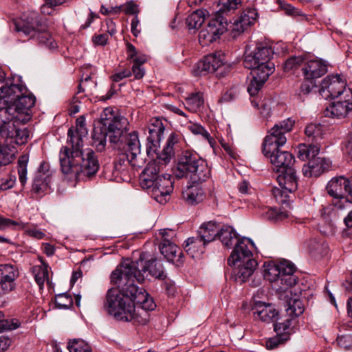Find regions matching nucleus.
I'll return each mask as SVG.
<instances>
[{
  "mask_svg": "<svg viewBox=\"0 0 352 352\" xmlns=\"http://www.w3.org/2000/svg\"><path fill=\"white\" fill-rule=\"evenodd\" d=\"M76 123L75 130H68V146L61 148L59 160L63 173L69 179L84 180L98 172L99 164L91 149L82 150V138L88 133L85 117L78 118Z\"/></svg>",
  "mask_w": 352,
  "mask_h": 352,
  "instance_id": "f257e3e1",
  "label": "nucleus"
},
{
  "mask_svg": "<svg viewBox=\"0 0 352 352\" xmlns=\"http://www.w3.org/2000/svg\"><path fill=\"white\" fill-rule=\"evenodd\" d=\"M294 121L287 118L275 124L263 142V153L270 159V162L277 168V171L293 166L294 157L292 153L281 151L279 147L287 141L285 134L290 131Z\"/></svg>",
  "mask_w": 352,
  "mask_h": 352,
  "instance_id": "f03ea898",
  "label": "nucleus"
},
{
  "mask_svg": "<svg viewBox=\"0 0 352 352\" xmlns=\"http://www.w3.org/2000/svg\"><path fill=\"white\" fill-rule=\"evenodd\" d=\"M160 166L150 162L140 176L142 188L148 190L151 197L160 204L166 203L173 190V182L170 175H159Z\"/></svg>",
  "mask_w": 352,
  "mask_h": 352,
  "instance_id": "7ed1b4c3",
  "label": "nucleus"
},
{
  "mask_svg": "<svg viewBox=\"0 0 352 352\" xmlns=\"http://www.w3.org/2000/svg\"><path fill=\"white\" fill-rule=\"evenodd\" d=\"M351 182V179L340 176L333 177L327 184V193L334 199L333 206H327L321 210V217L330 220L342 218L344 209H349L351 204L346 197Z\"/></svg>",
  "mask_w": 352,
  "mask_h": 352,
  "instance_id": "20e7f679",
  "label": "nucleus"
},
{
  "mask_svg": "<svg viewBox=\"0 0 352 352\" xmlns=\"http://www.w3.org/2000/svg\"><path fill=\"white\" fill-rule=\"evenodd\" d=\"M274 55L272 48L267 43H256L245 50L244 65L251 70V74L258 78L271 75L275 70V65L272 61Z\"/></svg>",
  "mask_w": 352,
  "mask_h": 352,
  "instance_id": "39448f33",
  "label": "nucleus"
},
{
  "mask_svg": "<svg viewBox=\"0 0 352 352\" xmlns=\"http://www.w3.org/2000/svg\"><path fill=\"white\" fill-rule=\"evenodd\" d=\"M175 175L177 178L189 177L192 183H201L210 177V170L197 154L186 151L179 159Z\"/></svg>",
  "mask_w": 352,
  "mask_h": 352,
  "instance_id": "423d86ee",
  "label": "nucleus"
},
{
  "mask_svg": "<svg viewBox=\"0 0 352 352\" xmlns=\"http://www.w3.org/2000/svg\"><path fill=\"white\" fill-rule=\"evenodd\" d=\"M100 122L108 132L109 141L118 143L127 130L129 122L122 116L116 114L110 108H105L100 114Z\"/></svg>",
  "mask_w": 352,
  "mask_h": 352,
  "instance_id": "0eeeda50",
  "label": "nucleus"
},
{
  "mask_svg": "<svg viewBox=\"0 0 352 352\" xmlns=\"http://www.w3.org/2000/svg\"><path fill=\"white\" fill-rule=\"evenodd\" d=\"M228 28V21L223 16L218 15L211 19L199 34V41L202 45H207L216 41Z\"/></svg>",
  "mask_w": 352,
  "mask_h": 352,
  "instance_id": "6e6552de",
  "label": "nucleus"
},
{
  "mask_svg": "<svg viewBox=\"0 0 352 352\" xmlns=\"http://www.w3.org/2000/svg\"><path fill=\"white\" fill-rule=\"evenodd\" d=\"M125 146L126 155L133 168H140L144 164V159L141 155L140 143L138 133L133 131L121 138Z\"/></svg>",
  "mask_w": 352,
  "mask_h": 352,
  "instance_id": "1a4fd4ad",
  "label": "nucleus"
},
{
  "mask_svg": "<svg viewBox=\"0 0 352 352\" xmlns=\"http://www.w3.org/2000/svg\"><path fill=\"white\" fill-rule=\"evenodd\" d=\"M224 63V54L220 52L210 54L195 65L192 73L195 76H206L216 72L223 66Z\"/></svg>",
  "mask_w": 352,
  "mask_h": 352,
  "instance_id": "9d476101",
  "label": "nucleus"
},
{
  "mask_svg": "<svg viewBox=\"0 0 352 352\" xmlns=\"http://www.w3.org/2000/svg\"><path fill=\"white\" fill-rule=\"evenodd\" d=\"M346 82L339 75L328 76L322 80L320 94L325 99L341 98Z\"/></svg>",
  "mask_w": 352,
  "mask_h": 352,
  "instance_id": "9b49d317",
  "label": "nucleus"
},
{
  "mask_svg": "<svg viewBox=\"0 0 352 352\" xmlns=\"http://www.w3.org/2000/svg\"><path fill=\"white\" fill-rule=\"evenodd\" d=\"M35 98L34 96L28 93L22 94L17 97L16 100L13 102L12 105L18 115V120L22 124H25L31 118L30 109L34 105Z\"/></svg>",
  "mask_w": 352,
  "mask_h": 352,
  "instance_id": "f8f14e48",
  "label": "nucleus"
},
{
  "mask_svg": "<svg viewBox=\"0 0 352 352\" xmlns=\"http://www.w3.org/2000/svg\"><path fill=\"white\" fill-rule=\"evenodd\" d=\"M164 126L160 120H155L148 127V135L147 136V153L148 155L151 153H157L160 147V141L163 137Z\"/></svg>",
  "mask_w": 352,
  "mask_h": 352,
  "instance_id": "ddd939ff",
  "label": "nucleus"
},
{
  "mask_svg": "<svg viewBox=\"0 0 352 352\" xmlns=\"http://www.w3.org/2000/svg\"><path fill=\"white\" fill-rule=\"evenodd\" d=\"M0 99L13 104L17 97L28 92L27 88L20 82H14L13 79H7L6 83L0 85Z\"/></svg>",
  "mask_w": 352,
  "mask_h": 352,
  "instance_id": "4468645a",
  "label": "nucleus"
},
{
  "mask_svg": "<svg viewBox=\"0 0 352 352\" xmlns=\"http://www.w3.org/2000/svg\"><path fill=\"white\" fill-rule=\"evenodd\" d=\"M258 17V13L254 8H246L241 16L232 25L233 36H236L245 32L249 27L254 24Z\"/></svg>",
  "mask_w": 352,
  "mask_h": 352,
  "instance_id": "2eb2a0df",
  "label": "nucleus"
},
{
  "mask_svg": "<svg viewBox=\"0 0 352 352\" xmlns=\"http://www.w3.org/2000/svg\"><path fill=\"white\" fill-rule=\"evenodd\" d=\"M351 111L352 102H350V99L340 98L327 107L324 113L327 117L341 119L345 118Z\"/></svg>",
  "mask_w": 352,
  "mask_h": 352,
  "instance_id": "dca6fc26",
  "label": "nucleus"
},
{
  "mask_svg": "<svg viewBox=\"0 0 352 352\" xmlns=\"http://www.w3.org/2000/svg\"><path fill=\"white\" fill-rule=\"evenodd\" d=\"M330 162L323 157H314L307 164L304 165L302 173L306 177H317L321 175L324 171L328 170L330 166Z\"/></svg>",
  "mask_w": 352,
  "mask_h": 352,
  "instance_id": "f3484780",
  "label": "nucleus"
},
{
  "mask_svg": "<svg viewBox=\"0 0 352 352\" xmlns=\"http://www.w3.org/2000/svg\"><path fill=\"white\" fill-rule=\"evenodd\" d=\"M302 71L305 78L314 80L327 73V65L322 60H310L305 64Z\"/></svg>",
  "mask_w": 352,
  "mask_h": 352,
  "instance_id": "a211bd4d",
  "label": "nucleus"
},
{
  "mask_svg": "<svg viewBox=\"0 0 352 352\" xmlns=\"http://www.w3.org/2000/svg\"><path fill=\"white\" fill-rule=\"evenodd\" d=\"M281 173L278 176L277 180L280 188L292 192L297 188V178L296 170L290 167L280 170Z\"/></svg>",
  "mask_w": 352,
  "mask_h": 352,
  "instance_id": "6ab92c4d",
  "label": "nucleus"
},
{
  "mask_svg": "<svg viewBox=\"0 0 352 352\" xmlns=\"http://www.w3.org/2000/svg\"><path fill=\"white\" fill-rule=\"evenodd\" d=\"M14 30L19 32H23L25 35H32L34 36L36 33L42 32V22L37 19H32L31 22H25L23 20L16 21L14 22Z\"/></svg>",
  "mask_w": 352,
  "mask_h": 352,
  "instance_id": "aec40b11",
  "label": "nucleus"
},
{
  "mask_svg": "<svg viewBox=\"0 0 352 352\" xmlns=\"http://www.w3.org/2000/svg\"><path fill=\"white\" fill-rule=\"evenodd\" d=\"M199 184L192 183L182 192L183 198L188 204H197L203 200L204 192Z\"/></svg>",
  "mask_w": 352,
  "mask_h": 352,
  "instance_id": "412c9836",
  "label": "nucleus"
},
{
  "mask_svg": "<svg viewBox=\"0 0 352 352\" xmlns=\"http://www.w3.org/2000/svg\"><path fill=\"white\" fill-rule=\"evenodd\" d=\"M18 115L12 104L8 103L6 100L0 99V124L18 120Z\"/></svg>",
  "mask_w": 352,
  "mask_h": 352,
  "instance_id": "4be33fe9",
  "label": "nucleus"
},
{
  "mask_svg": "<svg viewBox=\"0 0 352 352\" xmlns=\"http://www.w3.org/2000/svg\"><path fill=\"white\" fill-rule=\"evenodd\" d=\"M108 136V132L104 130L102 124L98 122L97 126L94 129L92 133V144L97 151H102L106 146V139Z\"/></svg>",
  "mask_w": 352,
  "mask_h": 352,
  "instance_id": "5701e85b",
  "label": "nucleus"
},
{
  "mask_svg": "<svg viewBox=\"0 0 352 352\" xmlns=\"http://www.w3.org/2000/svg\"><path fill=\"white\" fill-rule=\"evenodd\" d=\"M320 152V146L316 144H309L308 145L302 144L298 147L297 155L301 160H308L309 162L318 156Z\"/></svg>",
  "mask_w": 352,
  "mask_h": 352,
  "instance_id": "b1692460",
  "label": "nucleus"
},
{
  "mask_svg": "<svg viewBox=\"0 0 352 352\" xmlns=\"http://www.w3.org/2000/svg\"><path fill=\"white\" fill-rule=\"evenodd\" d=\"M130 166L133 167L129 162V159H127V162L126 163H116L113 170L115 177L122 182H129L133 175V170L130 168Z\"/></svg>",
  "mask_w": 352,
  "mask_h": 352,
  "instance_id": "393cba45",
  "label": "nucleus"
},
{
  "mask_svg": "<svg viewBox=\"0 0 352 352\" xmlns=\"http://www.w3.org/2000/svg\"><path fill=\"white\" fill-rule=\"evenodd\" d=\"M22 124L21 122L12 120L2 124H0V135L7 142L6 144L11 145V140H13L14 133L17 130V124Z\"/></svg>",
  "mask_w": 352,
  "mask_h": 352,
  "instance_id": "a878e982",
  "label": "nucleus"
},
{
  "mask_svg": "<svg viewBox=\"0 0 352 352\" xmlns=\"http://www.w3.org/2000/svg\"><path fill=\"white\" fill-rule=\"evenodd\" d=\"M17 150L14 145L0 144V165L10 164L15 157Z\"/></svg>",
  "mask_w": 352,
  "mask_h": 352,
  "instance_id": "bb28decb",
  "label": "nucleus"
},
{
  "mask_svg": "<svg viewBox=\"0 0 352 352\" xmlns=\"http://www.w3.org/2000/svg\"><path fill=\"white\" fill-rule=\"evenodd\" d=\"M204 99L203 94L200 92L192 93L185 99L186 108L192 111L197 112L203 106Z\"/></svg>",
  "mask_w": 352,
  "mask_h": 352,
  "instance_id": "cd10ccee",
  "label": "nucleus"
},
{
  "mask_svg": "<svg viewBox=\"0 0 352 352\" xmlns=\"http://www.w3.org/2000/svg\"><path fill=\"white\" fill-rule=\"evenodd\" d=\"M323 126L318 123H310L305 129V134L309 141L317 142L322 138Z\"/></svg>",
  "mask_w": 352,
  "mask_h": 352,
  "instance_id": "c85d7f7f",
  "label": "nucleus"
},
{
  "mask_svg": "<svg viewBox=\"0 0 352 352\" xmlns=\"http://www.w3.org/2000/svg\"><path fill=\"white\" fill-rule=\"evenodd\" d=\"M127 59L133 63H144L146 61L145 55L137 51L134 45L130 43H126Z\"/></svg>",
  "mask_w": 352,
  "mask_h": 352,
  "instance_id": "c756f323",
  "label": "nucleus"
},
{
  "mask_svg": "<svg viewBox=\"0 0 352 352\" xmlns=\"http://www.w3.org/2000/svg\"><path fill=\"white\" fill-rule=\"evenodd\" d=\"M204 17L202 11L196 10L186 19V25L189 30L197 29L204 23Z\"/></svg>",
  "mask_w": 352,
  "mask_h": 352,
  "instance_id": "7c9ffc66",
  "label": "nucleus"
},
{
  "mask_svg": "<svg viewBox=\"0 0 352 352\" xmlns=\"http://www.w3.org/2000/svg\"><path fill=\"white\" fill-rule=\"evenodd\" d=\"M252 76V79L250 81V85L248 87V91L251 96H256L258 91L262 88L265 82L268 79L270 75H267V76L258 78L254 74H251Z\"/></svg>",
  "mask_w": 352,
  "mask_h": 352,
  "instance_id": "2f4dec72",
  "label": "nucleus"
},
{
  "mask_svg": "<svg viewBox=\"0 0 352 352\" xmlns=\"http://www.w3.org/2000/svg\"><path fill=\"white\" fill-rule=\"evenodd\" d=\"M44 162L40 164L38 171L35 173L33 182H32V190L36 193L42 191L43 186L44 185Z\"/></svg>",
  "mask_w": 352,
  "mask_h": 352,
  "instance_id": "473e14b6",
  "label": "nucleus"
},
{
  "mask_svg": "<svg viewBox=\"0 0 352 352\" xmlns=\"http://www.w3.org/2000/svg\"><path fill=\"white\" fill-rule=\"evenodd\" d=\"M28 157L22 155L18 160V175L20 183L24 185L27 182V166Z\"/></svg>",
  "mask_w": 352,
  "mask_h": 352,
  "instance_id": "72a5a7b5",
  "label": "nucleus"
},
{
  "mask_svg": "<svg viewBox=\"0 0 352 352\" xmlns=\"http://www.w3.org/2000/svg\"><path fill=\"white\" fill-rule=\"evenodd\" d=\"M241 0H219V12L225 13L236 10L241 6Z\"/></svg>",
  "mask_w": 352,
  "mask_h": 352,
  "instance_id": "f704fd0d",
  "label": "nucleus"
},
{
  "mask_svg": "<svg viewBox=\"0 0 352 352\" xmlns=\"http://www.w3.org/2000/svg\"><path fill=\"white\" fill-rule=\"evenodd\" d=\"M265 217L270 220H281L290 217L289 213L287 211H282L276 208H265Z\"/></svg>",
  "mask_w": 352,
  "mask_h": 352,
  "instance_id": "c9c22d12",
  "label": "nucleus"
},
{
  "mask_svg": "<svg viewBox=\"0 0 352 352\" xmlns=\"http://www.w3.org/2000/svg\"><path fill=\"white\" fill-rule=\"evenodd\" d=\"M289 193H290L289 191L283 188H274L272 189V194L276 202L282 205H289Z\"/></svg>",
  "mask_w": 352,
  "mask_h": 352,
  "instance_id": "e433bc0d",
  "label": "nucleus"
},
{
  "mask_svg": "<svg viewBox=\"0 0 352 352\" xmlns=\"http://www.w3.org/2000/svg\"><path fill=\"white\" fill-rule=\"evenodd\" d=\"M29 138V131L25 127L21 129L17 126L16 133L13 137V140H11V145H22L25 144Z\"/></svg>",
  "mask_w": 352,
  "mask_h": 352,
  "instance_id": "4c0bfd02",
  "label": "nucleus"
},
{
  "mask_svg": "<svg viewBox=\"0 0 352 352\" xmlns=\"http://www.w3.org/2000/svg\"><path fill=\"white\" fill-rule=\"evenodd\" d=\"M188 129L195 135H200L206 140H207L209 144L212 146L214 140L210 137L209 133L200 124H191L188 126Z\"/></svg>",
  "mask_w": 352,
  "mask_h": 352,
  "instance_id": "58836bf2",
  "label": "nucleus"
},
{
  "mask_svg": "<svg viewBox=\"0 0 352 352\" xmlns=\"http://www.w3.org/2000/svg\"><path fill=\"white\" fill-rule=\"evenodd\" d=\"M16 176L7 174L0 177V191H4L12 188L16 183Z\"/></svg>",
  "mask_w": 352,
  "mask_h": 352,
  "instance_id": "ea45409f",
  "label": "nucleus"
},
{
  "mask_svg": "<svg viewBox=\"0 0 352 352\" xmlns=\"http://www.w3.org/2000/svg\"><path fill=\"white\" fill-rule=\"evenodd\" d=\"M174 150L164 147L160 153H157L159 163L164 164L168 163L174 156Z\"/></svg>",
  "mask_w": 352,
  "mask_h": 352,
  "instance_id": "a19ab883",
  "label": "nucleus"
},
{
  "mask_svg": "<svg viewBox=\"0 0 352 352\" xmlns=\"http://www.w3.org/2000/svg\"><path fill=\"white\" fill-rule=\"evenodd\" d=\"M302 63L300 57H291L288 58L284 64V70L289 72L299 67Z\"/></svg>",
  "mask_w": 352,
  "mask_h": 352,
  "instance_id": "79ce46f5",
  "label": "nucleus"
},
{
  "mask_svg": "<svg viewBox=\"0 0 352 352\" xmlns=\"http://www.w3.org/2000/svg\"><path fill=\"white\" fill-rule=\"evenodd\" d=\"M315 85H316L313 79L305 78L300 85V92L304 94H307L310 93Z\"/></svg>",
  "mask_w": 352,
  "mask_h": 352,
  "instance_id": "37998d69",
  "label": "nucleus"
},
{
  "mask_svg": "<svg viewBox=\"0 0 352 352\" xmlns=\"http://www.w3.org/2000/svg\"><path fill=\"white\" fill-rule=\"evenodd\" d=\"M144 63H133L131 74L133 73L136 79H141L144 76V69L142 67Z\"/></svg>",
  "mask_w": 352,
  "mask_h": 352,
  "instance_id": "c03bdc74",
  "label": "nucleus"
},
{
  "mask_svg": "<svg viewBox=\"0 0 352 352\" xmlns=\"http://www.w3.org/2000/svg\"><path fill=\"white\" fill-rule=\"evenodd\" d=\"M123 10L127 14H135L137 15L138 8L136 4L133 2H128L123 5Z\"/></svg>",
  "mask_w": 352,
  "mask_h": 352,
  "instance_id": "a18cd8bd",
  "label": "nucleus"
},
{
  "mask_svg": "<svg viewBox=\"0 0 352 352\" xmlns=\"http://www.w3.org/2000/svg\"><path fill=\"white\" fill-rule=\"evenodd\" d=\"M277 3L280 5V8L285 10V12L289 15H296L298 14V11L294 7L289 4H286L280 0H277Z\"/></svg>",
  "mask_w": 352,
  "mask_h": 352,
  "instance_id": "49530a36",
  "label": "nucleus"
},
{
  "mask_svg": "<svg viewBox=\"0 0 352 352\" xmlns=\"http://www.w3.org/2000/svg\"><path fill=\"white\" fill-rule=\"evenodd\" d=\"M131 76V71L129 69H124L123 71L116 73L112 76L111 78L115 82H118L124 78Z\"/></svg>",
  "mask_w": 352,
  "mask_h": 352,
  "instance_id": "de8ad7c7",
  "label": "nucleus"
},
{
  "mask_svg": "<svg viewBox=\"0 0 352 352\" xmlns=\"http://www.w3.org/2000/svg\"><path fill=\"white\" fill-rule=\"evenodd\" d=\"M344 151L349 157L352 158V133L346 138L344 142Z\"/></svg>",
  "mask_w": 352,
  "mask_h": 352,
  "instance_id": "09e8293b",
  "label": "nucleus"
},
{
  "mask_svg": "<svg viewBox=\"0 0 352 352\" xmlns=\"http://www.w3.org/2000/svg\"><path fill=\"white\" fill-rule=\"evenodd\" d=\"M179 136L174 133H172L166 142V146L168 148L174 150V146L178 143Z\"/></svg>",
  "mask_w": 352,
  "mask_h": 352,
  "instance_id": "8fccbe9b",
  "label": "nucleus"
},
{
  "mask_svg": "<svg viewBox=\"0 0 352 352\" xmlns=\"http://www.w3.org/2000/svg\"><path fill=\"white\" fill-rule=\"evenodd\" d=\"M140 25V21L138 19V15H135L133 19L131 21V32L133 35L137 37L140 33V29L138 28Z\"/></svg>",
  "mask_w": 352,
  "mask_h": 352,
  "instance_id": "3c124183",
  "label": "nucleus"
},
{
  "mask_svg": "<svg viewBox=\"0 0 352 352\" xmlns=\"http://www.w3.org/2000/svg\"><path fill=\"white\" fill-rule=\"evenodd\" d=\"M54 52L58 49V44L56 40L51 36L45 38V48Z\"/></svg>",
  "mask_w": 352,
  "mask_h": 352,
  "instance_id": "603ef678",
  "label": "nucleus"
},
{
  "mask_svg": "<svg viewBox=\"0 0 352 352\" xmlns=\"http://www.w3.org/2000/svg\"><path fill=\"white\" fill-rule=\"evenodd\" d=\"M108 36L107 34H100L93 38L95 44L104 45L107 43Z\"/></svg>",
  "mask_w": 352,
  "mask_h": 352,
  "instance_id": "864d4df0",
  "label": "nucleus"
},
{
  "mask_svg": "<svg viewBox=\"0 0 352 352\" xmlns=\"http://www.w3.org/2000/svg\"><path fill=\"white\" fill-rule=\"evenodd\" d=\"M78 102V100L76 97H74L72 99V104L71 105L69 111L70 115H74L77 113L80 110V107L78 104H76Z\"/></svg>",
  "mask_w": 352,
  "mask_h": 352,
  "instance_id": "5fc2aeb1",
  "label": "nucleus"
},
{
  "mask_svg": "<svg viewBox=\"0 0 352 352\" xmlns=\"http://www.w3.org/2000/svg\"><path fill=\"white\" fill-rule=\"evenodd\" d=\"M97 17H98V15L96 14H95L94 12L91 11L87 21H86V23L84 25H82L81 26V28H82V29L87 28L91 25V23L94 21V19L95 18H97Z\"/></svg>",
  "mask_w": 352,
  "mask_h": 352,
  "instance_id": "6e6d98bb",
  "label": "nucleus"
},
{
  "mask_svg": "<svg viewBox=\"0 0 352 352\" xmlns=\"http://www.w3.org/2000/svg\"><path fill=\"white\" fill-rule=\"evenodd\" d=\"M167 109L178 115L186 117L185 113L179 109L178 107L173 105V104H167Z\"/></svg>",
  "mask_w": 352,
  "mask_h": 352,
  "instance_id": "4d7b16f0",
  "label": "nucleus"
},
{
  "mask_svg": "<svg viewBox=\"0 0 352 352\" xmlns=\"http://www.w3.org/2000/svg\"><path fill=\"white\" fill-rule=\"evenodd\" d=\"M271 112V109L269 107V105L267 103H264L262 104L261 109V113L264 117H267L270 116Z\"/></svg>",
  "mask_w": 352,
  "mask_h": 352,
  "instance_id": "13d9d810",
  "label": "nucleus"
},
{
  "mask_svg": "<svg viewBox=\"0 0 352 352\" xmlns=\"http://www.w3.org/2000/svg\"><path fill=\"white\" fill-rule=\"evenodd\" d=\"M350 99V102H352V88H346V85L344 86V91L342 93V99Z\"/></svg>",
  "mask_w": 352,
  "mask_h": 352,
  "instance_id": "bf43d9fd",
  "label": "nucleus"
},
{
  "mask_svg": "<svg viewBox=\"0 0 352 352\" xmlns=\"http://www.w3.org/2000/svg\"><path fill=\"white\" fill-rule=\"evenodd\" d=\"M239 190L241 193L245 194L248 190V183L245 181L239 184Z\"/></svg>",
  "mask_w": 352,
  "mask_h": 352,
  "instance_id": "052dcab7",
  "label": "nucleus"
},
{
  "mask_svg": "<svg viewBox=\"0 0 352 352\" xmlns=\"http://www.w3.org/2000/svg\"><path fill=\"white\" fill-rule=\"evenodd\" d=\"M107 25L109 26V28H111V30H109V33L111 34H113L116 32L114 23L111 20H110L107 21Z\"/></svg>",
  "mask_w": 352,
  "mask_h": 352,
  "instance_id": "680f3d73",
  "label": "nucleus"
},
{
  "mask_svg": "<svg viewBox=\"0 0 352 352\" xmlns=\"http://www.w3.org/2000/svg\"><path fill=\"white\" fill-rule=\"evenodd\" d=\"M123 9V6H116L110 8V11L111 13L117 14L119 13Z\"/></svg>",
  "mask_w": 352,
  "mask_h": 352,
  "instance_id": "e2e57ef3",
  "label": "nucleus"
},
{
  "mask_svg": "<svg viewBox=\"0 0 352 352\" xmlns=\"http://www.w3.org/2000/svg\"><path fill=\"white\" fill-rule=\"evenodd\" d=\"M114 93H115V91L113 89H111L106 96H104L102 97V99L103 100H109V98H111V96L113 95Z\"/></svg>",
  "mask_w": 352,
  "mask_h": 352,
  "instance_id": "0e129e2a",
  "label": "nucleus"
},
{
  "mask_svg": "<svg viewBox=\"0 0 352 352\" xmlns=\"http://www.w3.org/2000/svg\"><path fill=\"white\" fill-rule=\"evenodd\" d=\"M100 12L102 14H109L111 13V11H110V9L106 8L104 6H102L100 8Z\"/></svg>",
  "mask_w": 352,
  "mask_h": 352,
  "instance_id": "69168bd1",
  "label": "nucleus"
},
{
  "mask_svg": "<svg viewBox=\"0 0 352 352\" xmlns=\"http://www.w3.org/2000/svg\"><path fill=\"white\" fill-rule=\"evenodd\" d=\"M49 188L50 189H51V186H50V185L48 184V182H47V179H45V192H47V188Z\"/></svg>",
  "mask_w": 352,
  "mask_h": 352,
  "instance_id": "338daca9",
  "label": "nucleus"
},
{
  "mask_svg": "<svg viewBox=\"0 0 352 352\" xmlns=\"http://www.w3.org/2000/svg\"><path fill=\"white\" fill-rule=\"evenodd\" d=\"M222 99L224 100H228L231 99V98H230V95L228 96L226 94H225V96L223 97Z\"/></svg>",
  "mask_w": 352,
  "mask_h": 352,
  "instance_id": "774afa93",
  "label": "nucleus"
}]
</instances>
